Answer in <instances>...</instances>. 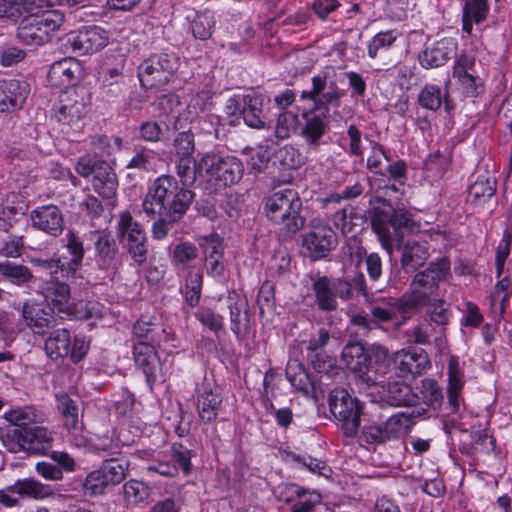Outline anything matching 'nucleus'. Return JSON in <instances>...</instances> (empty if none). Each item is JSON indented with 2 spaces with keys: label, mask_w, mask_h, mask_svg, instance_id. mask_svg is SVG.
Returning a JSON list of instances; mask_svg holds the SVG:
<instances>
[{
  "label": "nucleus",
  "mask_w": 512,
  "mask_h": 512,
  "mask_svg": "<svg viewBox=\"0 0 512 512\" xmlns=\"http://www.w3.org/2000/svg\"><path fill=\"white\" fill-rule=\"evenodd\" d=\"M66 238V247L71 255L70 260L63 262L60 258H58L39 260V263L43 268L47 270L54 269V272H60L61 277L69 279L75 276L77 269L79 266H81L85 250L83 242L77 232L72 230L68 231Z\"/></svg>",
  "instance_id": "f3484780"
},
{
  "label": "nucleus",
  "mask_w": 512,
  "mask_h": 512,
  "mask_svg": "<svg viewBox=\"0 0 512 512\" xmlns=\"http://www.w3.org/2000/svg\"><path fill=\"white\" fill-rule=\"evenodd\" d=\"M214 26V16L209 11L197 12L190 25L193 36L200 40L209 39L212 36Z\"/></svg>",
  "instance_id": "8fccbe9b"
},
{
  "label": "nucleus",
  "mask_w": 512,
  "mask_h": 512,
  "mask_svg": "<svg viewBox=\"0 0 512 512\" xmlns=\"http://www.w3.org/2000/svg\"><path fill=\"white\" fill-rule=\"evenodd\" d=\"M94 240L95 263L107 276H114L123 264V254L114 236L107 230L91 232Z\"/></svg>",
  "instance_id": "ddd939ff"
},
{
  "label": "nucleus",
  "mask_w": 512,
  "mask_h": 512,
  "mask_svg": "<svg viewBox=\"0 0 512 512\" xmlns=\"http://www.w3.org/2000/svg\"><path fill=\"white\" fill-rule=\"evenodd\" d=\"M104 306L95 300H79L75 303H70L69 311L63 315L69 318H74L82 321H90V324H95L96 321L102 320Z\"/></svg>",
  "instance_id": "f704fd0d"
},
{
  "label": "nucleus",
  "mask_w": 512,
  "mask_h": 512,
  "mask_svg": "<svg viewBox=\"0 0 512 512\" xmlns=\"http://www.w3.org/2000/svg\"><path fill=\"white\" fill-rule=\"evenodd\" d=\"M429 257L425 243L408 240L401 248V266L405 272H415L423 266Z\"/></svg>",
  "instance_id": "7c9ffc66"
},
{
  "label": "nucleus",
  "mask_w": 512,
  "mask_h": 512,
  "mask_svg": "<svg viewBox=\"0 0 512 512\" xmlns=\"http://www.w3.org/2000/svg\"><path fill=\"white\" fill-rule=\"evenodd\" d=\"M195 318L216 334L224 328V318L209 307H199Z\"/></svg>",
  "instance_id": "bf43d9fd"
},
{
  "label": "nucleus",
  "mask_w": 512,
  "mask_h": 512,
  "mask_svg": "<svg viewBox=\"0 0 512 512\" xmlns=\"http://www.w3.org/2000/svg\"><path fill=\"white\" fill-rule=\"evenodd\" d=\"M432 279V276L429 278V274L416 273L410 282L409 290L400 298H372L368 303V310L375 328H379L383 323L399 324V318L401 322L411 318L420 310V306L427 302L428 296L425 291H430Z\"/></svg>",
  "instance_id": "f257e3e1"
},
{
  "label": "nucleus",
  "mask_w": 512,
  "mask_h": 512,
  "mask_svg": "<svg viewBox=\"0 0 512 512\" xmlns=\"http://www.w3.org/2000/svg\"><path fill=\"white\" fill-rule=\"evenodd\" d=\"M326 84L325 76H314L312 78V89L309 91H303L301 98L313 100L315 111L320 113L322 111H327L328 116H330V106H333L334 108H338L340 106L342 92L335 85H332L327 92H324Z\"/></svg>",
  "instance_id": "4be33fe9"
},
{
  "label": "nucleus",
  "mask_w": 512,
  "mask_h": 512,
  "mask_svg": "<svg viewBox=\"0 0 512 512\" xmlns=\"http://www.w3.org/2000/svg\"><path fill=\"white\" fill-rule=\"evenodd\" d=\"M81 71V64L73 57L55 61L48 72V81L55 87H67L76 80V75Z\"/></svg>",
  "instance_id": "cd10ccee"
},
{
  "label": "nucleus",
  "mask_w": 512,
  "mask_h": 512,
  "mask_svg": "<svg viewBox=\"0 0 512 512\" xmlns=\"http://www.w3.org/2000/svg\"><path fill=\"white\" fill-rule=\"evenodd\" d=\"M263 98L257 94H247L243 96V107L241 114L244 122L251 128H265V122L262 119Z\"/></svg>",
  "instance_id": "ea45409f"
},
{
  "label": "nucleus",
  "mask_w": 512,
  "mask_h": 512,
  "mask_svg": "<svg viewBox=\"0 0 512 512\" xmlns=\"http://www.w3.org/2000/svg\"><path fill=\"white\" fill-rule=\"evenodd\" d=\"M329 117L327 111H322L318 114L310 111L303 114L305 123L301 129V135L309 146L319 145L320 139L329 128Z\"/></svg>",
  "instance_id": "c85d7f7f"
},
{
  "label": "nucleus",
  "mask_w": 512,
  "mask_h": 512,
  "mask_svg": "<svg viewBox=\"0 0 512 512\" xmlns=\"http://www.w3.org/2000/svg\"><path fill=\"white\" fill-rule=\"evenodd\" d=\"M196 167L199 172H205L218 188H227L237 183L244 171L239 159L218 153L204 155Z\"/></svg>",
  "instance_id": "1a4fd4ad"
},
{
  "label": "nucleus",
  "mask_w": 512,
  "mask_h": 512,
  "mask_svg": "<svg viewBox=\"0 0 512 512\" xmlns=\"http://www.w3.org/2000/svg\"><path fill=\"white\" fill-rule=\"evenodd\" d=\"M488 4L486 0H467L463 7V30L471 33L473 22L479 23L486 18Z\"/></svg>",
  "instance_id": "a18cd8bd"
},
{
  "label": "nucleus",
  "mask_w": 512,
  "mask_h": 512,
  "mask_svg": "<svg viewBox=\"0 0 512 512\" xmlns=\"http://www.w3.org/2000/svg\"><path fill=\"white\" fill-rule=\"evenodd\" d=\"M173 147L178 159L193 158L195 151L194 134L190 131L179 132L173 140Z\"/></svg>",
  "instance_id": "6e6d98bb"
},
{
  "label": "nucleus",
  "mask_w": 512,
  "mask_h": 512,
  "mask_svg": "<svg viewBox=\"0 0 512 512\" xmlns=\"http://www.w3.org/2000/svg\"><path fill=\"white\" fill-rule=\"evenodd\" d=\"M156 152L152 149L142 147L127 164L128 169L150 170L154 167Z\"/></svg>",
  "instance_id": "680f3d73"
},
{
  "label": "nucleus",
  "mask_w": 512,
  "mask_h": 512,
  "mask_svg": "<svg viewBox=\"0 0 512 512\" xmlns=\"http://www.w3.org/2000/svg\"><path fill=\"white\" fill-rule=\"evenodd\" d=\"M147 473H157L164 477L174 478L178 476V467L172 463L167 455H159L148 462L145 467Z\"/></svg>",
  "instance_id": "4d7b16f0"
},
{
  "label": "nucleus",
  "mask_w": 512,
  "mask_h": 512,
  "mask_svg": "<svg viewBox=\"0 0 512 512\" xmlns=\"http://www.w3.org/2000/svg\"><path fill=\"white\" fill-rule=\"evenodd\" d=\"M387 400L394 406H417V393L403 381H388Z\"/></svg>",
  "instance_id": "58836bf2"
},
{
  "label": "nucleus",
  "mask_w": 512,
  "mask_h": 512,
  "mask_svg": "<svg viewBox=\"0 0 512 512\" xmlns=\"http://www.w3.org/2000/svg\"><path fill=\"white\" fill-rule=\"evenodd\" d=\"M30 86L26 81L7 79L0 81V111L14 112L23 107Z\"/></svg>",
  "instance_id": "5701e85b"
},
{
  "label": "nucleus",
  "mask_w": 512,
  "mask_h": 512,
  "mask_svg": "<svg viewBox=\"0 0 512 512\" xmlns=\"http://www.w3.org/2000/svg\"><path fill=\"white\" fill-rule=\"evenodd\" d=\"M4 418L13 425L12 428H29L42 423L44 414L35 406L29 405L10 409L5 412Z\"/></svg>",
  "instance_id": "c9c22d12"
},
{
  "label": "nucleus",
  "mask_w": 512,
  "mask_h": 512,
  "mask_svg": "<svg viewBox=\"0 0 512 512\" xmlns=\"http://www.w3.org/2000/svg\"><path fill=\"white\" fill-rule=\"evenodd\" d=\"M228 308L230 311V328L237 339L241 340L248 328L247 302L238 294L228 296Z\"/></svg>",
  "instance_id": "c756f323"
},
{
  "label": "nucleus",
  "mask_w": 512,
  "mask_h": 512,
  "mask_svg": "<svg viewBox=\"0 0 512 512\" xmlns=\"http://www.w3.org/2000/svg\"><path fill=\"white\" fill-rule=\"evenodd\" d=\"M264 210L268 219L279 225L277 236L281 242L292 240L306 222L300 215L302 201L298 194H271L265 199Z\"/></svg>",
  "instance_id": "7ed1b4c3"
},
{
  "label": "nucleus",
  "mask_w": 512,
  "mask_h": 512,
  "mask_svg": "<svg viewBox=\"0 0 512 512\" xmlns=\"http://www.w3.org/2000/svg\"><path fill=\"white\" fill-rule=\"evenodd\" d=\"M179 68V58L174 53L159 52L150 55L138 67V77L146 89L167 85Z\"/></svg>",
  "instance_id": "6e6552de"
},
{
  "label": "nucleus",
  "mask_w": 512,
  "mask_h": 512,
  "mask_svg": "<svg viewBox=\"0 0 512 512\" xmlns=\"http://www.w3.org/2000/svg\"><path fill=\"white\" fill-rule=\"evenodd\" d=\"M192 163L195 164L193 158L178 159L177 173L182 184L179 192H190L188 188L195 182V168L191 166Z\"/></svg>",
  "instance_id": "e2e57ef3"
},
{
  "label": "nucleus",
  "mask_w": 512,
  "mask_h": 512,
  "mask_svg": "<svg viewBox=\"0 0 512 512\" xmlns=\"http://www.w3.org/2000/svg\"><path fill=\"white\" fill-rule=\"evenodd\" d=\"M346 367L366 380H371L370 372L375 371L370 356L365 352L357 358L344 361Z\"/></svg>",
  "instance_id": "0e129e2a"
},
{
  "label": "nucleus",
  "mask_w": 512,
  "mask_h": 512,
  "mask_svg": "<svg viewBox=\"0 0 512 512\" xmlns=\"http://www.w3.org/2000/svg\"><path fill=\"white\" fill-rule=\"evenodd\" d=\"M54 311L46 309L43 304L25 301L22 305L21 316L26 326L36 335H45L54 327Z\"/></svg>",
  "instance_id": "b1692460"
},
{
  "label": "nucleus",
  "mask_w": 512,
  "mask_h": 512,
  "mask_svg": "<svg viewBox=\"0 0 512 512\" xmlns=\"http://www.w3.org/2000/svg\"><path fill=\"white\" fill-rule=\"evenodd\" d=\"M203 286V274L199 269L191 268L185 277L184 287L181 293L184 296L185 302L191 308L199 304Z\"/></svg>",
  "instance_id": "a19ab883"
},
{
  "label": "nucleus",
  "mask_w": 512,
  "mask_h": 512,
  "mask_svg": "<svg viewBox=\"0 0 512 512\" xmlns=\"http://www.w3.org/2000/svg\"><path fill=\"white\" fill-rule=\"evenodd\" d=\"M388 367L399 378L414 379L431 367V361L424 349L409 346L396 351L389 358Z\"/></svg>",
  "instance_id": "f8f14e48"
},
{
  "label": "nucleus",
  "mask_w": 512,
  "mask_h": 512,
  "mask_svg": "<svg viewBox=\"0 0 512 512\" xmlns=\"http://www.w3.org/2000/svg\"><path fill=\"white\" fill-rule=\"evenodd\" d=\"M222 401L221 394L209 387L197 392L196 408L201 423L211 424L217 419Z\"/></svg>",
  "instance_id": "bb28decb"
},
{
  "label": "nucleus",
  "mask_w": 512,
  "mask_h": 512,
  "mask_svg": "<svg viewBox=\"0 0 512 512\" xmlns=\"http://www.w3.org/2000/svg\"><path fill=\"white\" fill-rule=\"evenodd\" d=\"M132 334L134 337L149 340L148 343L161 344L162 341L167 340L168 334L166 330L159 324L147 321L144 318L138 319L132 327Z\"/></svg>",
  "instance_id": "79ce46f5"
},
{
  "label": "nucleus",
  "mask_w": 512,
  "mask_h": 512,
  "mask_svg": "<svg viewBox=\"0 0 512 512\" xmlns=\"http://www.w3.org/2000/svg\"><path fill=\"white\" fill-rule=\"evenodd\" d=\"M408 417L403 413L390 416L385 422L363 426L361 439L368 444H384L398 439L407 427Z\"/></svg>",
  "instance_id": "4468645a"
},
{
  "label": "nucleus",
  "mask_w": 512,
  "mask_h": 512,
  "mask_svg": "<svg viewBox=\"0 0 512 512\" xmlns=\"http://www.w3.org/2000/svg\"><path fill=\"white\" fill-rule=\"evenodd\" d=\"M109 485L103 472L98 469L90 472L86 476L83 487L86 494L96 496L103 494Z\"/></svg>",
  "instance_id": "052dcab7"
},
{
  "label": "nucleus",
  "mask_w": 512,
  "mask_h": 512,
  "mask_svg": "<svg viewBox=\"0 0 512 512\" xmlns=\"http://www.w3.org/2000/svg\"><path fill=\"white\" fill-rule=\"evenodd\" d=\"M109 42L108 32L98 26H91L71 32L64 38L63 46L79 55L92 54L104 48Z\"/></svg>",
  "instance_id": "2eb2a0df"
},
{
  "label": "nucleus",
  "mask_w": 512,
  "mask_h": 512,
  "mask_svg": "<svg viewBox=\"0 0 512 512\" xmlns=\"http://www.w3.org/2000/svg\"><path fill=\"white\" fill-rule=\"evenodd\" d=\"M117 236L126 240V249L137 265H143L148 257V239L143 226L134 221L130 212L120 213L117 222Z\"/></svg>",
  "instance_id": "9b49d317"
},
{
  "label": "nucleus",
  "mask_w": 512,
  "mask_h": 512,
  "mask_svg": "<svg viewBox=\"0 0 512 512\" xmlns=\"http://www.w3.org/2000/svg\"><path fill=\"white\" fill-rule=\"evenodd\" d=\"M194 455L195 453L183 444L173 443L170 449V454L167 456L172 463L177 465L178 472L181 470L184 476H188L192 472L191 458Z\"/></svg>",
  "instance_id": "5fc2aeb1"
},
{
  "label": "nucleus",
  "mask_w": 512,
  "mask_h": 512,
  "mask_svg": "<svg viewBox=\"0 0 512 512\" xmlns=\"http://www.w3.org/2000/svg\"><path fill=\"white\" fill-rule=\"evenodd\" d=\"M287 380L298 391L308 393L312 380L301 363H289L285 370Z\"/></svg>",
  "instance_id": "3c124183"
},
{
  "label": "nucleus",
  "mask_w": 512,
  "mask_h": 512,
  "mask_svg": "<svg viewBox=\"0 0 512 512\" xmlns=\"http://www.w3.org/2000/svg\"><path fill=\"white\" fill-rule=\"evenodd\" d=\"M46 0H0V18L16 22L25 13L44 7Z\"/></svg>",
  "instance_id": "72a5a7b5"
},
{
  "label": "nucleus",
  "mask_w": 512,
  "mask_h": 512,
  "mask_svg": "<svg viewBox=\"0 0 512 512\" xmlns=\"http://www.w3.org/2000/svg\"><path fill=\"white\" fill-rule=\"evenodd\" d=\"M198 248L191 242H182L174 246L172 263L176 266H185L198 257Z\"/></svg>",
  "instance_id": "13d9d810"
},
{
  "label": "nucleus",
  "mask_w": 512,
  "mask_h": 512,
  "mask_svg": "<svg viewBox=\"0 0 512 512\" xmlns=\"http://www.w3.org/2000/svg\"><path fill=\"white\" fill-rule=\"evenodd\" d=\"M59 103L56 117L64 124L71 125L79 121L86 112L84 97L75 88H70L61 94Z\"/></svg>",
  "instance_id": "393cba45"
},
{
  "label": "nucleus",
  "mask_w": 512,
  "mask_h": 512,
  "mask_svg": "<svg viewBox=\"0 0 512 512\" xmlns=\"http://www.w3.org/2000/svg\"><path fill=\"white\" fill-rule=\"evenodd\" d=\"M160 344L138 341L133 345V358L137 368L146 377V382L152 387L157 381L158 372L161 370V362L157 353Z\"/></svg>",
  "instance_id": "412c9836"
},
{
  "label": "nucleus",
  "mask_w": 512,
  "mask_h": 512,
  "mask_svg": "<svg viewBox=\"0 0 512 512\" xmlns=\"http://www.w3.org/2000/svg\"><path fill=\"white\" fill-rule=\"evenodd\" d=\"M314 304L321 312H333L338 309V298L346 302L355 297L363 296L366 301L372 294L369 292L364 275L356 272L354 276L329 277L316 275L310 277Z\"/></svg>",
  "instance_id": "f03ea898"
},
{
  "label": "nucleus",
  "mask_w": 512,
  "mask_h": 512,
  "mask_svg": "<svg viewBox=\"0 0 512 512\" xmlns=\"http://www.w3.org/2000/svg\"><path fill=\"white\" fill-rule=\"evenodd\" d=\"M64 23V16L56 10H48L38 15L29 13L17 28L18 40L29 46H41L49 42Z\"/></svg>",
  "instance_id": "39448f33"
},
{
  "label": "nucleus",
  "mask_w": 512,
  "mask_h": 512,
  "mask_svg": "<svg viewBox=\"0 0 512 512\" xmlns=\"http://www.w3.org/2000/svg\"><path fill=\"white\" fill-rule=\"evenodd\" d=\"M0 275L17 286H28L34 279L32 271L27 266L8 260L0 262Z\"/></svg>",
  "instance_id": "37998d69"
},
{
  "label": "nucleus",
  "mask_w": 512,
  "mask_h": 512,
  "mask_svg": "<svg viewBox=\"0 0 512 512\" xmlns=\"http://www.w3.org/2000/svg\"><path fill=\"white\" fill-rule=\"evenodd\" d=\"M298 116L290 111H284L279 114L275 127V135L279 139H286L290 132L295 128Z\"/></svg>",
  "instance_id": "338daca9"
},
{
  "label": "nucleus",
  "mask_w": 512,
  "mask_h": 512,
  "mask_svg": "<svg viewBox=\"0 0 512 512\" xmlns=\"http://www.w3.org/2000/svg\"><path fill=\"white\" fill-rule=\"evenodd\" d=\"M329 408L344 436H356L363 414V405L343 388H335L329 396Z\"/></svg>",
  "instance_id": "423d86ee"
},
{
  "label": "nucleus",
  "mask_w": 512,
  "mask_h": 512,
  "mask_svg": "<svg viewBox=\"0 0 512 512\" xmlns=\"http://www.w3.org/2000/svg\"><path fill=\"white\" fill-rule=\"evenodd\" d=\"M116 194H98L94 196L89 194L85 201L82 202V207L87 215L91 218H98L102 215L106 207L115 206Z\"/></svg>",
  "instance_id": "09e8293b"
},
{
  "label": "nucleus",
  "mask_w": 512,
  "mask_h": 512,
  "mask_svg": "<svg viewBox=\"0 0 512 512\" xmlns=\"http://www.w3.org/2000/svg\"><path fill=\"white\" fill-rule=\"evenodd\" d=\"M167 194H146L143 201V209L148 216L155 217L166 213Z\"/></svg>",
  "instance_id": "774afa93"
},
{
  "label": "nucleus",
  "mask_w": 512,
  "mask_h": 512,
  "mask_svg": "<svg viewBox=\"0 0 512 512\" xmlns=\"http://www.w3.org/2000/svg\"><path fill=\"white\" fill-rule=\"evenodd\" d=\"M198 245L201 249L204 267L209 277L222 279L225 274L224 240L217 233L200 237Z\"/></svg>",
  "instance_id": "dca6fc26"
},
{
  "label": "nucleus",
  "mask_w": 512,
  "mask_h": 512,
  "mask_svg": "<svg viewBox=\"0 0 512 512\" xmlns=\"http://www.w3.org/2000/svg\"><path fill=\"white\" fill-rule=\"evenodd\" d=\"M411 222V214L407 210L395 209L390 204L387 208H376L371 220L373 231L387 250L399 244L401 228L408 227Z\"/></svg>",
  "instance_id": "0eeeda50"
},
{
  "label": "nucleus",
  "mask_w": 512,
  "mask_h": 512,
  "mask_svg": "<svg viewBox=\"0 0 512 512\" xmlns=\"http://www.w3.org/2000/svg\"><path fill=\"white\" fill-rule=\"evenodd\" d=\"M420 63L425 68H436L445 65L448 60V44L438 41L433 47L426 48L419 56Z\"/></svg>",
  "instance_id": "de8ad7c7"
},
{
  "label": "nucleus",
  "mask_w": 512,
  "mask_h": 512,
  "mask_svg": "<svg viewBox=\"0 0 512 512\" xmlns=\"http://www.w3.org/2000/svg\"><path fill=\"white\" fill-rule=\"evenodd\" d=\"M71 338V332L66 328L53 330L44 343L47 356L53 361L67 357L71 351Z\"/></svg>",
  "instance_id": "473e14b6"
},
{
  "label": "nucleus",
  "mask_w": 512,
  "mask_h": 512,
  "mask_svg": "<svg viewBox=\"0 0 512 512\" xmlns=\"http://www.w3.org/2000/svg\"><path fill=\"white\" fill-rule=\"evenodd\" d=\"M123 494L128 504L137 505L148 501L150 488L142 481L131 479L123 485Z\"/></svg>",
  "instance_id": "864d4df0"
},
{
  "label": "nucleus",
  "mask_w": 512,
  "mask_h": 512,
  "mask_svg": "<svg viewBox=\"0 0 512 512\" xmlns=\"http://www.w3.org/2000/svg\"><path fill=\"white\" fill-rule=\"evenodd\" d=\"M450 426H465L464 420L469 418L460 392L465 384L463 372L459 368L457 357H450ZM465 430V427L462 428Z\"/></svg>",
  "instance_id": "6ab92c4d"
},
{
  "label": "nucleus",
  "mask_w": 512,
  "mask_h": 512,
  "mask_svg": "<svg viewBox=\"0 0 512 512\" xmlns=\"http://www.w3.org/2000/svg\"><path fill=\"white\" fill-rule=\"evenodd\" d=\"M418 101L424 108L437 110L442 104L440 89L434 85L425 86L419 94Z\"/></svg>",
  "instance_id": "69168bd1"
},
{
  "label": "nucleus",
  "mask_w": 512,
  "mask_h": 512,
  "mask_svg": "<svg viewBox=\"0 0 512 512\" xmlns=\"http://www.w3.org/2000/svg\"><path fill=\"white\" fill-rule=\"evenodd\" d=\"M289 490L290 497L287 502H292L291 512H313L322 501L321 494L316 490L306 489L297 484H291Z\"/></svg>",
  "instance_id": "2f4dec72"
},
{
  "label": "nucleus",
  "mask_w": 512,
  "mask_h": 512,
  "mask_svg": "<svg viewBox=\"0 0 512 512\" xmlns=\"http://www.w3.org/2000/svg\"><path fill=\"white\" fill-rule=\"evenodd\" d=\"M56 399L57 408L64 419V426L70 431H80L82 422L80 421L78 401L67 393L57 394Z\"/></svg>",
  "instance_id": "4c0bfd02"
},
{
  "label": "nucleus",
  "mask_w": 512,
  "mask_h": 512,
  "mask_svg": "<svg viewBox=\"0 0 512 512\" xmlns=\"http://www.w3.org/2000/svg\"><path fill=\"white\" fill-rule=\"evenodd\" d=\"M48 271L50 277L39 285L37 293L44 297L52 311L64 314L69 311L71 288L65 281L59 279L60 272H54V269Z\"/></svg>",
  "instance_id": "a211bd4d"
},
{
  "label": "nucleus",
  "mask_w": 512,
  "mask_h": 512,
  "mask_svg": "<svg viewBox=\"0 0 512 512\" xmlns=\"http://www.w3.org/2000/svg\"><path fill=\"white\" fill-rule=\"evenodd\" d=\"M337 245V235L327 224H318L303 235L302 246L313 260L325 258Z\"/></svg>",
  "instance_id": "aec40b11"
},
{
  "label": "nucleus",
  "mask_w": 512,
  "mask_h": 512,
  "mask_svg": "<svg viewBox=\"0 0 512 512\" xmlns=\"http://www.w3.org/2000/svg\"><path fill=\"white\" fill-rule=\"evenodd\" d=\"M11 488L10 492L16 493L21 498L40 500L54 495V491L50 485L43 484L33 478L19 479L11 485Z\"/></svg>",
  "instance_id": "e433bc0d"
},
{
  "label": "nucleus",
  "mask_w": 512,
  "mask_h": 512,
  "mask_svg": "<svg viewBox=\"0 0 512 512\" xmlns=\"http://www.w3.org/2000/svg\"><path fill=\"white\" fill-rule=\"evenodd\" d=\"M418 390L417 405L425 404L433 409L441 406L443 401V394L434 379L426 378L421 381V386L416 388Z\"/></svg>",
  "instance_id": "c03bdc74"
},
{
  "label": "nucleus",
  "mask_w": 512,
  "mask_h": 512,
  "mask_svg": "<svg viewBox=\"0 0 512 512\" xmlns=\"http://www.w3.org/2000/svg\"><path fill=\"white\" fill-rule=\"evenodd\" d=\"M4 447L10 453L44 455L53 445L52 433L43 426L29 428H8L0 432Z\"/></svg>",
  "instance_id": "20e7f679"
},
{
  "label": "nucleus",
  "mask_w": 512,
  "mask_h": 512,
  "mask_svg": "<svg viewBox=\"0 0 512 512\" xmlns=\"http://www.w3.org/2000/svg\"><path fill=\"white\" fill-rule=\"evenodd\" d=\"M31 220L35 228L50 235L57 236L63 231L64 220L59 208L55 205L42 206L33 210Z\"/></svg>",
  "instance_id": "a878e982"
},
{
  "label": "nucleus",
  "mask_w": 512,
  "mask_h": 512,
  "mask_svg": "<svg viewBox=\"0 0 512 512\" xmlns=\"http://www.w3.org/2000/svg\"><path fill=\"white\" fill-rule=\"evenodd\" d=\"M418 273L429 274L432 276V287L426 290L428 296L427 302L420 306V309L427 306V313L430 319L438 325H446L448 322V312L444 298L445 289L441 293L440 284L448 279V259L443 257L436 262H431L429 266Z\"/></svg>",
  "instance_id": "9d476101"
},
{
  "label": "nucleus",
  "mask_w": 512,
  "mask_h": 512,
  "mask_svg": "<svg viewBox=\"0 0 512 512\" xmlns=\"http://www.w3.org/2000/svg\"><path fill=\"white\" fill-rule=\"evenodd\" d=\"M93 187L95 190H115L117 178L110 164L104 160L98 161L93 173Z\"/></svg>",
  "instance_id": "49530a36"
},
{
  "label": "nucleus",
  "mask_w": 512,
  "mask_h": 512,
  "mask_svg": "<svg viewBox=\"0 0 512 512\" xmlns=\"http://www.w3.org/2000/svg\"><path fill=\"white\" fill-rule=\"evenodd\" d=\"M129 462L118 458L105 459L100 470L103 472L110 485L119 484L126 477Z\"/></svg>",
  "instance_id": "603ef678"
}]
</instances>
